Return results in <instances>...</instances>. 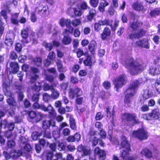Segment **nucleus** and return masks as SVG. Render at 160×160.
<instances>
[{"mask_svg":"<svg viewBox=\"0 0 160 160\" xmlns=\"http://www.w3.org/2000/svg\"><path fill=\"white\" fill-rule=\"evenodd\" d=\"M18 14L15 13L12 16L11 18V22L12 23L15 24H17L18 21Z\"/></svg>","mask_w":160,"mask_h":160,"instance_id":"nucleus-38","label":"nucleus"},{"mask_svg":"<svg viewBox=\"0 0 160 160\" xmlns=\"http://www.w3.org/2000/svg\"><path fill=\"white\" fill-rule=\"evenodd\" d=\"M18 56L15 52L13 51L11 52L10 55V58L12 60H15L17 58Z\"/></svg>","mask_w":160,"mask_h":160,"instance_id":"nucleus-57","label":"nucleus"},{"mask_svg":"<svg viewBox=\"0 0 160 160\" xmlns=\"http://www.w3.org/2000/svg\"><path fill=\"white\" fill-rule=\"evenodd\" d=\"M78 151L80 152H83V154L85 155H88L90 153V150L86 147L82 145H80L78 146Z\"/></svg>","mask_w":160,"mask_h":160,"instance_id":"nucleus-25","label":"nucleus"},{"mask_svg":"<svg viewBox=\"0 0 160 160\" xmlns=\"http://www.w3.org/2000/svg\"><path fill=\"white\" fill-rule=\"evenodd\" d=\"M80 9L83 12V11L89 8L87 3L85 2H82L80 5Z\"/></svg>","mask_w":160,"mask_h":160,"instance_id":"nucleus-46","label":"nucleus"},{"mask_svg":"<svg viewBox=\"0 0 160 160\" xmlns=\"http://www.w3.org/2000/svg\"><path fill=\"white\" fill-rule=\"evenodd\" d=\"M19 140L21 142L20 147L21 150H14L13 152H11V155L13 158H16L20 157L23 153H28L31 152L32 148L30 145L27 142L28 141V138L22 136L19 137Z\"/></svg>","mask_w":160,"mask_h":160,"instance_id":"nucleus-1","label":"nucleus"},{"mask_svg":"<svg viewBox=\"0 0 160 160\" xmlns=\"http://www.w3.org/2000/svg\"><path fill=\"white\" fill-rule=\"evenodd\" d=\"M21 35L23 39L22 40V42H23L28 43V41L27 40V38L28 37V34L27 29H26L22 30L21 33Z\"/></svg>","mask_w":160,"mask_h":160,"instance_id":"nucleus-33","label":"nucleus"},{"mask_svg":"<svg viewBox=\"0 0 160 160\" xmlns=\"http://www.w3.org/2000/svg\"><path fill=\"white\" fill-rule=\"evenodd\" d=\"M111 34V30L108 27H105L102 33L101 34L102 38L105 40L107 37L109 36Z\"/></svg>","mask_w":160,"mask_h":160,"instance_id":"nucleus-27","label":"nucleus"},{"mask_svg":"<svg viewBox=\"0 0 160 160\" xmlns=\"http://www.w3.org/2000/svg\"><path fill=\"white\" fill-rule=\"evenodd\" d=\"M151 96V95L149 93L148 90H145L142 96L143 98V101L150 98Z\"/></svg>","mask_w":160,"mask_h":160,"instance_id":"nucleus-44","label":"nucleus"},{"mask_svg":"<svg viewBox=\"0 0 160 160\" xmlns=\"http://www.w3.org/2000/svg\"><path fill=\"white\" fill-rule=\"evenodd\" d=\"M76 52L77 57L78 58L80 57L81 56L83 55L84 54L82 50L80 48H78L77 49Z\"/></svg>","mask_w":160,"mask_h":160,"instance_id":"nucleus-63","label":"nucleus"},{"mask_svg":"<svg viewBox=\"0 0 160 160\" xmlns=\"http://www.w3.org/2000/svg\"><path fill=\"white\" fill-rule=\"evenodd\" d=\"M81 138V135L78 133L75 134L74 136L70 135L67 139V141L69 142H73L76 141H79Z\"/></svg>","mask_w":160,"mask_h":160,"instance_id":"nucleus-23","label":"nucleus"},{"mask_svg":"<svg viewBox=\"0 0 160 160\" xmlns=\"http://www.w3.org/2000/svg\"><path fill=\"white\" fill-rule=\"evenodd\" d=\"M74 4H76L77 7L75 8L73 6L72 8L73 10L74 14L76 16L80 17L81 16L83 13V12L80 9L78 6V4L76 3H74Z\"/></svg>","mask_w":160,"mask_h":160,"instance_id":"nucleus-28","label":"nucleus"},{"mask_svg":"<svg viewBox=\"0 0 160 160\" xmlns=\"http://www.w3.org/2000/svg\"><path fill=\"white\" fill-rule=\"evenodd\" d=\"M11 70L10 72L13 74L16 73L19 70V67L18 64L15 62H11L10 63Z\"/></svg>","mask_w":160,"mask_h":160,"instance_id":"nucleus-20","label":"nucleus"},{"mask_svg":"<svg viewBox=\"0 0 160 160\" xmlns=\"http://www.w3.org/2000/svg\"><path fill=\"white\" fill-rule=\"evenodd\" d=\"M71 23L73 26H76L80 24L81 21L79 19H76L72 20Z\"/></svg>","mask_w":160,"mask_h":160,"instance_id":"nucleus-58","label":"nucleus"},{"mask_svg":"<svg viewBox=\"0 0 160 160\" xmlns=\"http://www.w3.org/2000/svg\"><path fill=\"white\" fill-rule=\"evenodd\" d=\"M85 64L87 66H90L92 64V62L91 61V58L89 56L87 57L86 59L84 62Z\"/></svg>","mask_w":160,"mask_h":160,"instance_id":"nucleus-48","label":"nucleus"},{"mask_svg":"<svg viewBox=\"0 0 160 160\" xmlns=\"http://www.w3.org/2000/svg\"><path fill=\"white\" fill-rule=\"evenodd\" d=\"M120 145L122 148L127 150H130V148L126 138L124 136H122L121 140Z\"/></svg>","mask_w":160,"mask_h":160,"instance_id":"nucleus-22","label":"nucleus"},{"mask_svg":"<svg viewBox=\"0 0 160 160\" xmlns=\"http://www.w3.org/2000/svg\"><path fill=\"white\" fill-rule=\"evenodd\" d=\"M50 127V122L49 120L44 121L42 124V128L44 129H47Z\"/></svg>","mask_w":160,"mask_h":160,"instance_id":"nucleus-52","label":"nucleus"},{"mask_svg":"<svg viewBox=\"0 0 160 160\" xmlns=\"http://www.w3.org/2000/svg\"><path fill=\"white\" fill-rule=\"evenodd\" d=\"M132 7L134 9L137 11H142L144 8L142 3L138 2L133 3Z\"/></svg>","mask_w":160,"mask_h":160,"instance_id":"nucleus-29","label":"nucleus"},{"mask_svg":"<svg viewBox=\"0 0 160 160\" xmlns=\"http://www.w3.org/2000/svg\"><path fill=\"white\" fill-rule=\"evenodd\" d=\"M97 132L95 131L92 128H91L90 129L89 131V135L90 136V138L92 137H96V135L97 134Z\"/></svg>","mask_w":160,"mask_h":160,"instance_id":"nucleus-59","label":"nucleus"},{"mask_svg":"<svg viewBox=\"0 0 160 160\" xmlns=\"http://www.w3.org/2000/svg\"><path fill=\"white\" fill-rule=\"evenodd\" d=\"M41 135V133L35 132H33L32 134V137L33 140H37L39 137Z\"/></svg>","mask_w":160,"mask_h":160,"instance_id":"nucleus-47","label":"nucleus"},{"mask_svg":"<svg viewBox=\"0 0 160 160\" xmlns=\"http://www.w3.org/2000/svg\"><path fill=\"white\" fill-rule=\"evenodd\" d=\"M31 71L30 74V82L32 83H34L36 80L38 78V76L37 73L38 71V69L35 67H31Z\"/></svg>","mask_w":160,"mask_h":160,"instance_id":"nucleus-15","label":"nucleus"},{"mask_svg":"<svg viewBox=\"0 0 160 160\" xmlns=\"http://www.w3.org/2000/svg\"><path fill=\"white\" fill-rule=\"evenodd\" d=\"M16 88L18 90V92H23L25 90V86L24 84L20 83L18 85H16Z\"/></svg>","mask_w":160,"mask_h":160,"instance_id":"nucleus-40","label":"nucleus"},{"mask_svg":"<svg viewBox=\"0 0 160 160\" xmlns=\"http://www.w3.org/2000/svg\"><path fill=\"white\" fill-rule=\"evenodd\" d=\"M5 43L7 46L11 47L13 43L12 40V38L6 36Z\"/></svg>","mask_w":160,"mask_h":160,"instance_id":"nucleus-45","label":"nucleus"},{"mask_svg":"<svg viewBox=\"0 0 160 160\" xmlns=\"http://www.w3.org/2000/svg\"><path fill=\"white\" fill-rule=\"evenodd\" d=\"M43 45L45 47L47 50L48 51L51 50L53 48V45L52 43H47L45 42H43Z\"/></svg>","mask_w":160,"mask_h":160,"instance_id":"nucleus-42","label":"nucleus"},{"mask_svg":"<svg viewBox=\"0 0 160 160\" xmlns=\"http://www.w3.org/2000/svg\"><path fill=\"white\" fill-rule=\"evenodd\" d=\"M132 135L142 140L147 139L149 136L148 132L143 128L139 129L137 131H134Z\"/></svg>","mask_w":160,"mask_h":160,"instance_id":"nucleus-7","label":"nucleus"},{"mask_svg":"<svg viewBox=\"0 0 160 160\" xmlns=\"http://www.w3.org/2000/svg\"><path fill=\"white\" fill-rule=\"evenodd\" d=\"M142 82V80L140 79L134 80L125 91L124 102L128 105L130 103L132 97L136 93L138 86Z\"/></svg>","mask_w":160,"mask_h":160,"instance_id":"nucleus-3","label":"nucleus"},{"mask_svg":"<svg viewBox=\"0 0 160 160\" xmlns=\"http://www.w3.org/2000/svg\"><path fill=\"white\" fill-rule=\"evenodd\" d=\"M52 132V134L53 138L56 139L60 136V130L57 127H55V129Z\"/></svg>","mask_w":160,"mask_h":160,"instance_id":"nucleus-35","label":"nucleus"},{"mask_svg":"<svg viewBox=\"0 0 160 160\" xmlns=\"http://www.w3.org/2000/svg\"><path fill=\"white\" fill-rule=\"evenodd\" d=\"M159 110L157 108L153 110L150 115L152 117V119H156L160 121V113L159 112Z\"/></svg>","mask_w":160,"mask_h":160,"instance_id":"nucleus-24","label":"nucleus"},{"mask_svg":"<svg viewBox=\"0 0 160 160\" xmlns=\"http://www.w3.org/2000/svg\"><path fill=\"white\" fill-rule=\"evenodd\" d=\"M111 108L109 107L107 108H106V112L107 113V117L109 118H111L112 121H113L115 116V112L113 109L111 111Z\"/></svg>","mask_w":160,"mask_h":160,"instance_id":"nucleus-30","label":"nucleus"},{"mask_svg":"<svg viewBox=\"0 0 160 160\" xmlns=\"http://www.w3.org/2000/svg\"><path fill=\"white\" fill-rule=\"evenodd\" d=\"M146 31L143 29H140L138 32L136 33L138 38H139L145 34Z\"/></svg>","mask_w":160,"mask_h":160,"instance_id":"nucleus-53","label":"nucleus"},{"mask_svg":"<svg viewBox=\"0 0 160 160\" xmlns=\"http://www.w3.org/2000/svg\"><path fill=\"white\" fill-rule=\"evenodd\" d=\"M130 150L123 149L120 152V157L123 160H133V158L129 155Z\"/></svg>","mask_w":160,"mask_h":160,"instance_id":"nucleus-18","label":"nucleus"},{"mask_svg":"<svg viewBox=\"0 0 160 160\" xmlns=\"http://www.w3.org/2000/svg\"><path fill=\"white\" fill-rule=\"evenodd\" d=\"M132 45L133 47H140L147 49L150 48L149 39L145 38L137 41L135 43H132Z\"/></svg>","mask_w":160,"mask_h":160,"instance_id":"nucleus-11","label":"nucleus"},{"mask_svg":"<svg viewBox=\"0 0 160 160\" xmlns=\"http://www.w3.org/2000/svg\"><path fill=\"white\" fill-rule=\"evenodd\" d=\"M67 30H65L63 32L64 37L62 40V43L64 45H68L70 44L71 42L72 39L69 36V34H67Z\"/></svg>","mask_w":160,"mask_h":160,"instance_id":"nucleus-19","label":"nucleus"},{"mask_svg":"<svg viewBox=\"0 0 160 160\" xmlns=\"http://www.w3.org/2000/svg\"><path fill=\"white\" fill-rule=\"evenodd\" d=\"M99 139L96 137L90 138V142L91 143L92 146H96L98 143Z\"/></svg>","mask_w":160,"mask_h":160,"instance_id":"nucleus-41","label":"nucleus"},{"mask_svg":"<svg viewBox=\"0 0 160 160\" xmlns=\"http://www.w3.org/2000/svg\"><path fill=\"white\" fill-rule=\"evenodd\" d=\"M142 22L138 21H134L130 24V27L133 31H137L139 30L142 25Z\"/></svg>","mask_w":160,"mask_h":160,"instance_id":"nucleus-21","label":"nucleus"},{"mask_svg":"<svg viewBox=\"0 0 160 160\" xmlns=\"http://www.w3.org/2000/svg\"><path fill=\"white\" fill-rule=\"evenodd\" d=\"M59 24L62 27L66 25L67 27H69L71 23V20L69 19H65L64 18H61L59 21Z\"/></svg>","mask_w":160,"mask_h":160,"instance_id":"nucleus-32","label":"nucleus"},{"mask_svg":"<svg viewBox=\"0 0 160 160\" xmlns=\"http://www.w3.org/2000/svg\"><path fill=\"white\" fill-rule=\"evenodd\" d=\"M10 83L8 81L4 82L2 84V88L3 90H6L8 89L10 85Z\"/></svg>","mask_w":160,"mask_h":160,"instance_id":"nucleus-61","label":"nucleus"},{"mask_svg":"<svg viewBox=\"0 0 160 160\" xmlns=\"http://www.w3.org/2000/svg\"><path fill=\"white\" fill-rule=\"evenodd\" d=\"M7 145L9 148H12L15 146V143L13 140H8Z\"/></svg>","mask_w":160,"mask_h":160,"instance_id":"nucleus-54","label":"nucleus"},{"mask_svg":"<svg viewBox=\"0 0 160 160\" xmlns=\"http://www.w3.org/2000/svg\"><path fill=\"white\" fill-rule=\"evenodd\" d=\"M127 82V78L125 75L119 76L116 78L114 82L115 88L117 91L118 89L126 84Z\"/></svg>","mask_w":160,"mask_h":160,"instance_id":"nucleus-8","label":"nucleus"},{"mask_svg":"<svg viewBox=\"0 0 160 160\" xmlns=\"http://www.w3.org/2000/svg\"><path fill=\"white\" fill-rule=\"evenodd\" d=\"M33 61L36 65L38 66H40L42 62V59L40 57H37L33 59Z\"/></svg>","mask_w":160,"mask_h":160,"instance_id":"nucleus-49","label":"nucleus"},{"mask_svg":"<svg viewBox=\"0 0 160 160\" xmlns=\"http://www.w3.org/2000/svg\"><path fill=\"white\" fill-rule=\"evenodd\" d=\"M160 13V10L159 8H156L151 12V15L152 16H156L158 15Z\"/></svg>","mask_w":160,"mask_h":160,"instance_id":"nucleus-51","label":"nucleus"},{"mask_svg":"<svg viewBox=\"0 0 160 160\" xmlns=\"http://www.w3.org/2000/svg\"><path fill=\"white\" fill-rule=\"evenodd\" d=\"M157 59L155 60V66H151L150 68L149 73L151 74H160V58H158Z\"/></svg>","mask_w":160,"mask_h":160,"instance_id":"nucleus-12","label":"nucleus"},{"mask_svg":"<svg viewBox=\"0 0 160 160\" xmlns=\"http://www.w3.org/2000/svg\"><path fill=\"white\" fill-rule=\"evenodd\" d=\"M125 63V67L132 75L137 74L140 71H142L145 66L144 64H140L136 61H134L132 58L127 59Z\"/></svg>","mask_w":160,"mask_h":160,"instance_id":"nucleus-2","label":"nucleus"},{"mask_svg":"<svg viewBox=\"0 0 160 160\" xmlns=\"http://www.w3.org/2000/svg\"><path fill=\"white\" fill-rule=\"evenodd\" d=\"M94 154L97 156L100 160H104L105 158L106 152L103 150L100 149L98 147H97L94 150Z\"/></svg>","mask_w":160,"mask_h":160,"instance_id":"nucleus-17","label":"nucleus"},{"mask_svg":"<svg viewBox=\"0 0 160 160\" xmlns=\"http://www.w3.org/2000/svg\"><path fill=\"white\" fill-rule=\"evenodd\" d=\"M69 122L70 127L72 129H75L76 128V125L74 119L71 116L70 117Z\"/></svg>","mask_w":160,"mask_h":160,"instance_id":"nucleus-39","label":"nucleus"},{"mask_svg":"<svg viewBox=\"0 0 160 160\" xmlns=\"http://www.w3.org/2000/svg\"><path fill=\"white\" fill-rule=\"evenodd\" d=\"M122 119L123 124L127 126L132 125L133 123L136 124L138 122V120L136 119V115L135 113H125L122 115Z\"/></svg>","mask_w":160,"mask_h":160,"instance_id":"nucleus-4","label":"nucleus"},{"mask_svg":"<svg viewBox=\"0 0 160 160\" xmlns=\"http://www.w3.org/2000/svg\"><path fill=\"white\" fill-rule=\"evenodd\" d=\"M141 154L148 158H150L152 156V152L149 149L147 148L143 149L141 152Z\"/></svg>","mask_w":160,"mask_h":160,"instance_id":"nucleus-31","label":"nucleus"},{"mask_svg":"<svg viewBox=\"0 0 160 160\" xmlns=\"http://www.w3.org/2000/svg\"><path fill=\"white\" fill-rule=\"evenodd\" d=\"M58 149L60 151L64 150L65 146L63 143H59L58 145Z\"/></svg>","mask_w":160,"mask_h":160,"instance_id":"nucleus-64","label":"nucleus"},{"mask_svg":"<svg viewBox=\"0 0 160 160\" xmlns=\"http://www.w3.org/2000/svg\"><path fill=\"white\" fill-rule=\"evenodd\" d=\"M82 92L81 89L79 88H76L71 90L69 92V96L71 98H73L75 97L80 96L82 94Z\"/></svg>","mask_w":160,"mask_h":160,"instance_id":"nucleus-16","label":"nucleus"},{"mask_svg":"<svg viewBox=\"0 0 160 160\" xmlns=\"http://www.w3.org/2000/svg\"><path fill=\"white\" fill-rule=\"evenodd\" d=\"M99 2V0H90V3L91 6L94 7L97 6Z\"/></svg>","mask_w":160,"mask_h":160,"instance_id":"nucleus-55","label":"nucleus"},{"mask_svg":"<svg viewBox=\"0 0 160 160\" xmlns=\"http://www.w3.org/2000/svg\"><path fill=\"white\" fill-rule=\"evenodd\" d=\"M155 84L156 88L157 90L160 93V78L157 80Z\"/></svg>","mask_w":160,"mask_h":160,"instance_id":"nucleus-60","label":"nucleus"},{"mask_svg":"<svg viewBox=\"0 0 160 160\" xmlns=\"http://www.w3.org/2000/svg\"><path fill=\"white\" fill-rule=\"evenodd\" d=\"M45 116L43 113L39 112H38L35 118V121L37 122H38Z\"/></svg>","mask_w":160,"mask_h":160,"instance_id":"nucleus-37","label":"nucleus"},{"mask_svg":"<svg viewBox=\"0 0 160 160\" xmlns=\"http://www.w3.org/2000/svg\"><path fill=\"white\" fill-rule=\"evenodd\" d=\"M43 90L44 91L51 90L54 88L53 86L52 85H49V84L46 83H44L42 86Z\"/></svg>","mask_w":160,"mask_h":160,"instance_id":"nucleus-43","label":"nucleus"},{"mask_svg":"<svg viewBox=\"0 0 160 160\" xmlns=\"http://www.w3.org/2000/svg\"><path fill=\"white\" fill-rule=\"evenodd\" d=\"M48 8L46 6H40L37 7L35 12L31 13V20L32 22H34L37 20L36 14H38L42 16H45L48 14Z\"/></svg>","mask_w":160,"mask_h":160,"instance_id":"nucleus-5","label":"nucleus"},{"mask_svg":"<svg viewBox=\"0 0 160 160\" xmlns=\"http://www.w3.org/2000/svg\"><path fill=\"white\" fill-rule=\"evenodd\" d=\"M94 25L95 31L98 32L101 29V26L102 25H101V23L99 22V21L98 22L95 23Z\"/></svg>","mask_w":160,"mask_h":160,"instance_id":"nucleus-50","label":"nucleus"},{"mask_svg":"<svg viewBox=\"0 0 160 160\" xmlns=\"http://www.w3.org/2000/svg\"><path fill=\"white\" fill-rule=\"evenodd\" d=\"M42 110L48 112L51 117L54 118L57 115V113L53 108L50 104H49L47 107L43 105L41 106Z\"/></svg>","mask_w":160,"mask_h":160,"instance_id":"nucleus-14","label":"nucleus"},{"mask_svg":"<svg viewBox=\"0 0 160 160\" xmlns=\"http://www.w3.org/2000/svg\"><path fill=\"white\" fill-rule=\"evenodd\" d=\"M62 157V154L60 153H57L54 156L52 152L49 151L44 153L42 160H58Z\"/></svg>","mask_w":160,"mask_h":160,"instance_id":"nucleus-10","label":"nucleus"},{"mask_svg":"<svg viewBox=\"0 0 160 160\" xmlns=\"http://www.w3.org/2000/svg\"><path fill=\"white\" fill-rule=\"evenodd\" d=\"M7 102L8 104V106L4 108V110L8 112L9 115L11 116H13L15 114L14 110L16 108L17 103L14 98L11 97L8 99Z\"/></svg>","mask_w":160,"mask_h":160,"instance_id":"nucleus-6","label":"nucleus"},{"mask_svg":"<svg viewBox=\"0 0 160 160\" xmlns=\"http://www.w3.org/2000/svg\"><path fill=\"white\" fill-rule=\"evenodd\" d=\"M42 85L40 83L34 84L33 86H32V90H34L36 92L35 94H34L32 96V99L33 101L35 102H38L39 98V94L38 92L41 88Z\"/></svg>","mask_w":160,"mask_h":160,"instance_id":"nucleus-13","label":"nucleus"},{"mask_svg":"<svg viewBox=\"0 0 160 160\" xmlns=\"http://www.w3.org/2000/svg\"><path fill=\"white\" fill-rule=\"evenodd\" d=\"M4 125L5 128H7L9 131H12L14 128V124L13 122L8 123L6 120H4L3 122L1 124V127Z\"/></svg>","mask_w":160,"mask_h":160,"instance_id":"nucleus-26","label":"nucleus"},{"mask_svg":"<svg viewBox=\"0 0 160 160\" xmlns=\"http://www.w3.org/2000/svg\"><path fill=\"white\" fill-rule=\"evenodd\" d=\"M96 43L94 41L91 42L88 46L89 50L93 54L96 49Z\"/></svg>","mask_w":160,"mask_h":160,"instance_id":"nucleus-34","label":"nucleus"},{"mask_svg":"<svg viewBox=\"0 0 160 160\" xmlns=\"http://www.w3.org/2000/svg\"><path fill=\"white\" fill-rule=\"evenodd\" d=\"M50 97L49 95L47 93H44L43 95V99L45 102H48L50 99Z\"/></svg>","mask_w":160,"mask_h":160,"instance_id":"nucleus-62","label":"nucleus"},{"mask_svg":"<svg viewBox=\"0 0 160 160\" xmlns=\"http://www.w3.org/2000/svg\"><path fill=\"white\" fill-rule=\"evenodd\" d=\"M52 93L51 95V98L53 99H56L59 97V92L57 90L53 88L52 90Z\"/></svg>","mask_w":160,"mask_h":160,"instance_id":"nucleus-36","label":"nucleus"},{"mask_svg":"<svg viewBox=\"0 0 160 160\" xmlns=\"http://www.w3.org/2000/svg\"><path fill=\"white\" fill-rule=\"evenodd\" d=\"M100 79L99 77L96 78L94 80L93 85L95 87H98L100 84Z\"/></svg>","mask_w":160,"mask_h":160,"instance_id":"nucleus-56","label":"nucleus"},{"mask_svg":"<svg viewBox=\"0 0 160 160\" xmlns=\"http://www.w3.org/2000/svg\"><path fill=\"white\" fill-rule=\"evenodd\" d=\"M99 22L102 25H108L111 28L112 31H115L117 28L118 26L119 21L115 19L112 24L113 21L111 19H105L104 20L102 19L99 21Z\"/></svg>","mask_w":160,"mask_h":160,"instance_id":"nucleus-9","label":"nucleus"}]
</instances>
